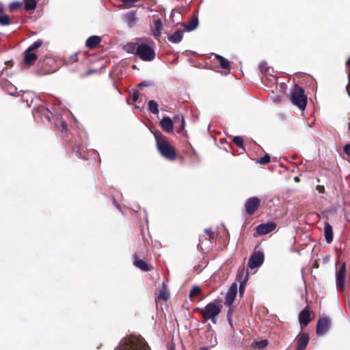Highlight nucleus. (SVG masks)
<instances>
[{"label":"nucleus","instance_id":"nucleus-1","mask_svg":"<svg viewBox=\"0 0 350 350\" xmlns=\"http://www.w3.org/2000/svg\"><path fill=\"white\" fill-rule=\"evenodd\" d=\"M154 135L160 154L168 160H175L176 154L163 134L160 131H155Z\"/></svg>","mask_w":350,"mask_h":350},{"label":"nucleus","instance_id":"nucleus-2","mask_svg":"<svg viewBox=\"0 0 350 350\" xmlns=\"http://www.w3.org/2000/svg\"><path fill=\"white\" fill-rule=\"evenodd\" d=\"M221 306L217 305L215 302L208 304L204 308H196L194 312H199L203 317L202 322L206 323L208 320L214 324L217 323V317L221 312Z\"/></svg>","mask_w":350,"mask_h":350},{"label":"nucleus","instance_id":"nucleus-3","mask_svg":"<svg viewBox=\"0 0 350 350\" xmlns=\"http://www.w3.org/2000/svg\"><path fill=\"white\" fill-rule=\"evenodd\" d=\"M237 295V284L236 282H233L229 289L228 290L226 295L225 296L224 305L228 307V310L227 312V320L229 323V325L231 327H233L232 325V313L234 307L232 306V304L234 303L236 297Z\"/></svg>","mask_w":350,"mask_h":350},{"label":"nucleus","instance_id":"nucleus-4","mask_svg":"<svg viewBox=\"0 0 350 350\" xmlns=\"http://www.w3.org/2000/svg\"><path fill=\"white\" fill-rule=\"evenodd\" d=\"M290 100L293 105L297 106L300 110L303 111L307 105V96L305 94V90L303 88L295 85L290 94Z\"/></svg>","mask_w":350,"mask_h":350},{"label":"nucleus","instance_id":"nucleus-5","mask_svg":"<svg viewBox=\"0 0 350 350\" xmlns=\"http://www.w3.org/2000/svg\"><path fill=\"white\" fill-rule=\"evenodd\" d=\"M116 350H150L146 343L136 338H131Z\"/></svg>","mask_w":350,"mask_h":350},{"label":"nucleus","instance_id":"nucleus-6","mask_svg":"<svg viewBox=\"0 0 350 350\" xmlns=\"http://www.w3.org/2000/svg\"><path fill=\"white\" fill-rule=\"evenodd\" d=\"M137 56L142 61L151 62L155 58V52L147 44L142 43L138 46Z\"/></svg>","mask_w":350,"mask_h":350},{"label":"nucleus","instance_id":"nucleus-7","mask_svg":"<svg viewBox=\"0 0 350 350\" xmlns=\"http://www.w3.org/2000/svg\"><path fill=\"white\" fill-rule=\"evenodd\" d=\"M258 245L255 247L253 253L249 258L248 266L252 269L259 267L264 262V254L258 250Z\"/></svg>","mask_w":350,"mask_h":350},{"label":"nucleus","instance_id":"nucleus-8","mask_svg":"<svg viewBox=\"0 0 350 350\" xmlns=\"http://www.w3.org/2000/svg\"><path fill=\"white\" fill-rule=\"evenodd\" d=\"M248 278V271L245 269L244 267H241L238 269L237 275V280L239 282V295L243 296L245 287Z\"/></svg>","mask_w":350,"mask_h":350},{"label":"nucleus","instance_id":"nucleus-9","mask_svg":"<svg viewBox=\"0 0 350 350\" xmlns=\"http://www.w3.org/2000/svg\"><path fill=\"white\" fill-rule=\"evenodd\" d=\"M330 319L327 317L320 318L317 324L316 332L319 336L324 334L330 326Z\"/></svg>","mask_w":350,"mask_h":350},{"label":"nucleus","instance_id":"nucleus-10","mask_svg":"<svg viewBox=\"0 0 350 350\" xmlns=\"http://www.w3.org/2000/svg\"><path fill=\"white\" fill-rule=\"evenodd\" d=\"M260 203V200L257 197H252L249 198L245 204V211L249 215H252L257 210Z\"/></svg>","mask_w":350,"mask_h":350},{"label":"nucleus","instance_id":"nucleus-11","mask_svg":"<svg viewBox=\"0 0 350 350\" xmlns=\"http://www.w3.org/2000/svg\"><path fill=\"white\" fill-rule=\"evenodd\" d=\"M346 273V266L343 263L340 267L339 270L336 272V285L339 291H343L345 286V279Z\"/></svg>","mask_w":350,"mask_h":350},{"label":"nucleus","instance_id":"nucleus-12","mask_svg":"<svg viewBox=\"0 0 350 350\" xmlns=\"http://www.w3.org/2000/svg\"><path fill=\"white\" fill-rule=\"evenodd\" d=\"M311 321V311L309 307L306 306L299 314V321L301 328L307 326Z\"/></svg>","mask_w":350,"mask_h":350},{"label":"nucleus","instance_id":"nucleus-13","mask_svg":"<svg viewBox=\"0 0 350 350\" xmlns=\"http://www.w3.org/2000/svg\"><path fill=\"white\" fill-rule=\"evenodd\" d=\"M309 342V335L306 332L300 333L296 338L297 347L298 350H305Z\"/></svg>","mask_w":350,"mask_h":350},{"label":"nucleus","instance_id":"nucleus-14","mask_svg":"<svg viewBox=\"0 0 350 350\" xmlns=\"http://www.w3.org/2000/svg\"><path fill=\"white\" fill-rule=\"evenodd\" d=\"M276 225L273 222L261 224L257 226L256 232L260 235H265L273 231Z\"/></svg>","mask_w":350,"mask_h":350},{"label":"nucleus","instance_id":"nucleus-15","mask_svg":"<svg viewBox=\"0 0 350 350\" xmlns=\"http://www.w3.org/2000/svg\"><path fill=\"white\" fill-rule=\"evenodd\" d=\"M123 19L129 27H133L137 21L136 11L132 10L125 14Z\"/></svg>","mask_w":350,"mask_h":350},{"label":"nucleus","instance_id":"nucleus-16","mask_svg":"<svg viewBox=\"0 0 350 350\" xmlns=\"http://www.w3.org/2000/svg\"><path fill=\"white\" fill-rule=\"evenodd\" d=\"M160 125L167 133H172L174 129V123L170 117H164L160 121Z\"/></svg>","mask_w":350,"mask_h":350},{"label":"nucleus","instance_id":"nucleus-17","mask_svg":"<svg viewBox=\"0 0 350 350\" xmlns=\"http://www.w3.org/2000/svg\"><path fill=\"white\" fill-rule=\"evenodd\" d=\"M185 32V30L177 29L173 34L168 36L167 39L170 42L178 44L182 41Z\"/></svg>","mask_w":350,"mask_h":350},{"label":"nucleus","instance_id":"nucleus-18","mask_svg":"<svg viewBox=\"0 0 350 350\" xmlns=\"http://www.w3.org/2000/svg\"><path fill=\"white\" fill-rule=\"evenodd\" d=\"M38 58V56L36 53H31V51H28V50H25L24 52V63L27 66H31L33 62H35Z\"/></svg>","mask_w":350,"mask_h":350},{"label":"nucleus","instance_id":"nucleus-19","mask_svg":"<svg viewBox=\"0 0 350 350\" xmlns=\"http://www.w3.org/2000/svg\"><path fill=\"white\" fill-rule=\"evenodd\" d=\"M170 297V294L167 290V286L163 282L162 287L159 289L158 295L157 296L155 301H159L160 300L167 301Z\"/></svg>","mask_w":350,"mask_h":350},{"label":"nucleus","instance_id":"nucleus-20","mask_svg":"<svg viewBox=\"0 0 350 350\" xmlns=\"http://www.w3.org/2000/svg\"><path fill=\"white\" fill-rule=\"evenodd\" d=\"M101 42V38L98 36H92L89 37L85 42V45L89 49H94Z\"/></svg>","mask_w":350,"mask_h":350},{"label":"nucleus","instance_id":"nucleus-21","mask_svg":"<svg viewBox=\"0 0 350 350\" xmlns=\"http://www.w3.org/2000/svg\"><path fill=\"white\" fill-rule=\"evenodd\" d=\"M154 27L152 29V35L155 38H159L161 34L163 29L162 21L158 18L154 21Z\"/></svg>","mask_w":350,"mask_h":350},{"label":"nucleus","instance_id":"nucleus-22","mask_svg":"<svg viewBox=\"0 0 350 350\" xmlns=\"http://www.w3.org/2000/svg\"><path fill=\"white\" fill-rule=\"evenodd\" d=\"M199 24L198 16H193L187 23L183 24L185 30L187 31H191L196 29Z\"/></svg>","mask_w":350,"mask_h":350},{"label":"nucleus","instance_id":"nucleus-23","mask_svg":"<svg viewBox=\"0 0 350 350\" xmlns=\"http://www.w3.org/2000/svg\"><path fill=\"white\" fill-rule=\"evenodd\" d=\"M133 263L137 267L139 268L142 271H148L150 270L148 264L143 260L139 259L136 254H135V260Z\"/></svg>","mask_w":350,"mask_h":350},{"label":"nucleus","instance_id":"nucleus-24","mask_svg":"<svg viewBox=\"0 0 350 350\" xmlns=\"http://www.w3.org/2000/svg\"><path fill=\"white\" fill-rule=\"evenodd\" d=\"M139 45V44L136 42H129L124 46V49L128 53L135 54L137 55Z\"/></svg>","mask_w":350,"mask_h":350},{"label":"nucleus","instance_id":"nucleus-25","mask_svg":"<svg viewBox=\"0 0 350 350\" xmlns=\"http://www.w3.org/2000/svg\"><path fill=\"white\" fill-rule=\"evenodd\" d=\"M324 235L325 241H332L333 230L332 226L329 223H325L324 226Z\"/></svg>","mask_w":350,"mask_h":350},{"label":"nucleus","instance_id":"nucleus-26","mask_svg":"<svg viewBox=\"0 0 350 350\" xmlns=\"http://www.w3.org/2000/svg\"><path fill=\"white\" fill-rule=\"evenodd\" d=\"M174 123L177 124L179 123L178 128L177 129V131L178 133H181L183 131L185 126V119L183 116L177 115L174 116Z\"/></svg>","mask_w":350,"mask_h":350},{"label":"nucleus","instance_id":"nucleus-27","mask_svg":"<svg viewBox=\"0 0 350 350\" xmlns=\"http://www.w3.org/2000/svg\"><path fill=\"white\" fill-rule=\"evenodd\" d=\"M148 110L152 114L159 113L158 104L154 100H150L148 103Z\"/></svg>","mask_w":350,"mask_h":350},{"label":"nucleus","instance_id":"nucleus-28","mask_svg":"<svg viewBox=\"0 0 350 350\" xmlns=\"http://www.w3.org/2000/svg\"><path fill=\"white\" fill-rule=\"evenodd\" d=\"M215 57L219 61L220 66L223 69H227L229 68V61L220 55H215Z\"/></svg>","mask_w":350,"mask_h":350},{"label":"nucleus","instance_id":"nucleus-29","mask_svg":"<svg viewBox=\"0 0 350 350\" xmlns=\"http://www.w3.org/2000/svg\"><path fill=\"white\" fill-rule=\"evenodd\" d=\"M268 344L269 342L267 340H262L260 341H256L253 342L252 346L256 349L262 350L265 349L267 347Z\"/></svg>","mask_w":350,"mask_h":350},{"label":"nucleus","instance_id":"nucleus-30","mask_svg":"<svg viewBox=\"0 0 350 350\" xmlns=\"http://www.w3.org/2000/svg\"><path fill=\"white\" fill-rule=\"evenodd\" d=\"M202 293V289L198 286H193L189 293V298L192 300L195 297L200 295Z\"/></svg>","mask_w":350,"mask_h":350},{"label":"nucleus","instance_id":"nucleus-31","mask_svg":"<svg viewBox=\"0 0 350 350\" xmlns=\"http://www.w3.org/2000/svg\"><path fill=\"white\" fill-rule=\"evenodd\" d=\"M36 7V0H25V9L27 11L34 10Z\"/></svg>","mask_w":350,"mask_h":350},{"label":"nucleus","instance_id":"nucleus-32","mask_svg":"<svg viewBox=\"0 0 350 350\" xmlns=\"http://www.w3.org/2000/svg\"><path fill=\"white\" fill-rule=\"evenodd\" d=\"M208 243H209V242H199L198 245V250L204 253L208 252L211 249L210 245H206Z\"/></svg>","mask_w":350,"mask_h":350},{"label":"nucleus","instance_id":"nucleus-33","mask_svg":"<svg viewBox=\"0 0 350 350\" xmlns=\"http://www.w3.org/2000/svg\"><path fill=\"white\" fill-rule=\"evenodd\" d=\"M233 142L242 150H245L243 147V139L240 136H234L233 137Z\"/></svg>","mask_w":350,"mask_h":350},{"label":"nucleus","instance_id":"nucleus-34","mask_svg":"<svg viewBox=\"0 0 350 350\" xmlns=\"http://www.w3.org/2000/svg\"><path fill=\"white\" fill-rule=\"evenodd\" d=\"M42 44V41L40 40H38L36 42H34L31 46H29L27 50L28 51H32L33 50H36L41 46Z\"/></svg>","mask_w":350,"mask_h":350},{"label":"nucleus","instance_id":"nucleus-35","mask_svg":"<svg viewBox=\"0 0 350 350\" xmlns=\"http://www.w3.org/2000/svg\"><path fill=\"white\" fill-rule=\"evenodd\" d=\"M0 24L1 25H8L10 24V18L8 15H0Z\"/></svg>","mask_w":350,"mask_h":350},{"label":"nucleus","instance_id":"nucleus-36","mask_svg":"<svg viewBox=\"0 0 350 350\" xmlns=\"http://www.w3.org/2000/svg\"><path fill=\"white\" fill-rule=\"evenodd\" d=\"M258 162L263 165L267 164L270 162V156L268 154H266L265 156L261 157Z\"/></svg>","mask_w":350,"mask_h":350},{"label":"nucleus","instance_id":"nucleus-37","mask_svg":"<svg viewBox=\"0 0 350 350\" xmlns=\"http://www.w3.org/2000/svg\"><path fill=\"white\" fill-rule=\"evenodd\" d=\"M139 0H122V1L125 4V8H130L133 6V4Z\"/></svg>","mask_w":350,"mask_h":350},{"label":"nucleus","instance_id":"nucleus-38","mask_svg":"<svg viewBox=\"0 0 350 350\" xmlns=\"http://www.w3.org/2000/svg\"><path fill=\"white\" fill-rule=\"evenodd\" d=\"M21 5H22L21 3H20L18 1H16V2H12V3H10V9H12V10H18L21 8Z\"/></svg>","mask_w":350,"mask_h":350},{"label":"nucleus","instance_id":"nucleus-39","mask_svg":"<svg viewBox=\"0 0 350 350\" xmlns=\"http://www.w3.org/2000/svg\"><path fill=\"white\" fill-rule=\"evenodd\" d=\"M204 232H206V234L208 236V239H215V237H214V234L213 232L211 231V229H208V228H206Z\"/></svg>","mask_w":350,"mask_h":350},{"label":"nucleus","instance_id":"nucleus-40","mask_svg":"<svg viewBox=\"0 0 350 350\" xmlns=\"http://www.w3.org/2000/svg\"><path fill=\"white\" fill-rule=\"evenodd\" d=\"M274 103H280L282 100V96H279V95H273L271 97Z\"/></svg>","mask_w":350,"mask_h":350},{"label":"nucleus","instance_id":"nucleus-41","mask_svg":"<svg viewBox=\"0 0 350 350\" xmlns=\"http://www.w3.org/2000/svg\"><path fill=\"white\" fill-rule=\"evenodd\" d=\"M344 152L350 157V144L344 146Z\"/></svg>","mask_w":350,"mask_h":350},{"label":"nucleus","instance_id":"nucleus-42","mask_svg":"<svg viewBox=\"0 0 350 350\" xmlns=\"http://www.w3.org/2000/svg\"><path fill=\"white\" fill-rule=\"evenodd\" d=\"M131 98H132V100H133V102L137 101V99L139 98V93H138V92L137 91L134 92L133 93V94H132Z\"/></svg>","mask_w":350,"mask_h":350},{"label":"nucleus","instance_id":"nucleus-43","mask_svg":"<svg viewBox=\"0 0 350 350\" xmlns=\"http://www.w3.org/2000/svg\"><path fill=\"white\" fill-rule=\"evenodd\" d=\"M267 65L265 62H261L259 64V68L261 70H263Z\"/></svg>","mask_w":350,"mask_h":350},{"label":"nucleus","instance_id":"nucleus-44","mask_svg":"<svg viewBox=\"0 0 350 350\" xmlns=\"http://www.w3.org/2000/svg\"><path fill=\"white\" fill-rule=\"evenodd\" d=\"M317 189L320 192V193H323L324 191V187L323 186H321V185H318L317 187Z\"/></svg>","mask_w":350,"mask_h":350},{"label":"nucleus","instance_id":"nucleus-45","mask_svg":"<svg viewBox=\"0 0 350 350\" xmlns=\"http://www.w3.org/2000/svg\"><path fill=\"white\" fill-rule=\"evenodd\" d=\"M61 125H62V128H63L64 129H66L67 124H66V121L63 120V121L61 122Z\"/></svg>","mask_w":350,"mask_h":350},{"label":"nucleus","instance_id":"nucleus-46","mask_svg":"<svg viewBox=\"0 0 350 350\" xmlns=\"http://www.w3.org/2000/svg\"><path fill=\"white\" fill-rule=\"evenodd\" d=\"M294 180H295V182L298 183V182H299L300 179L298 176H295L294 178Z\"/></svg>","mask_w":350,"mask_h":350},{"label":"nucleus","instance_id":"nucleus-47","mask_svg":"<svg viewBox=\"0 0 350 350\" xmlns=\"http://www.w3.org/2000/svg\"><path fill=\"white\" fill-rule=\"evenodd\" d=\"M146 85V81H144V82L140 83L138 85L142 86V85Z\"/></svg>","mask_w":350,"mask_h":350},{"label":"nucleus","instance_id":"nucleus-48","mask_svg":"<svg viewBox=\"0 0 350 350\" xmlns=\"http://www.w3.org/2000/svg\"><path fill=\"white\" fill-rule=\"evenodd\" d=\"M200 350H208V347H203L200 349Z\"/></svg>","mask_w":350,"mask_h":350},{"label":"nucleus","instance_id":"nucleus-49","mask_svg":"<svg viewBox=\"0 0 350 350\" xmlns=\"http://www.w3.org/2000/svg\"><path fill=\"white\" fill-rule=\"evenodd\" d=\"M3 11V8L0 7V13H2Z\"/></svg>","mask_w":350,"mask_h":350},{"label":"nucleus","instance_id":"nucleus-50","mask_svg":"<svg viewBox=\"0 0 350 350\" xmlns=\"http://www.w3.org/2000/svg\"><path fill=\"white\" fill-rule=\"evenodd\" d=\"M116 206H117L118 208H120V206L118 204H116Z\"/></svg>","mask_w":350,"mask_h":350}]
</instances>
